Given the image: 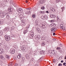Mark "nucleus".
<instances>
[{
  "label": "nucleus",
  "instance_id": "nucleus-1",
  "mask_svg": "<svg viewBox=\"0 0 66 66\" xmlns=\"http://www.w3.org/2000/svg\"><path fill=\"white\" fill-rule=\"evenodd\" d=\"M5 37L6 41H9L11 39L10 37H8L7 36H5Z\"/></svg>",
  "mask_w": 66,
  "mask_h": 66
},
{
  "label": "nucleus",
  "instance_id": "nucleus-2",
  "mask_svg": "<svg viewBox=\"0 0 66 66\" xmlns=\"http://www.w3.org/2000/svg\"><path fill=\"white\" fill-rule=\"evenodd\" d=\"M60 29L61 30L63 29V31H64L66 30V29H65V28L63 27V25L62 24H61L60 25Z\"/></svg>",
  "mask_w": 66,
  "mask_h": 66
},
{
  "label": "nucleus",
  "instance_id": "nucleus-3",
  "mask_svg": "<svg viewBox=\"0 0 66 66\" xmlns=\"http://www.w3.org/2000/svg\"><path fill=\"white\" fill-rule=\"evenodd\" d=\"M51 53L52 54L55 55L56 54V51L53 50L52 51Z\"/></svg>",
  "mask_w": 66,
  "mask_h": 66
},
{
  "label": "nucleus",
  "instance_id": "nucleus-4",
  "mask_svg": "<svg viewBox=\"0 0 66 66\" xmlns=\"http://www.w3.org/2000/svg\"><path fill=\"white\" fill-rule=\"evenodd\" d=\"M51 31L52 33H53L54 32H55V27H54L52 28L51 29Z\"/></svg>",
  "mask_w": 66,
  "mask_h": 66
},
{
  "label": "nucleus",
  "instance_id": "nucleus-5",
  "mask_svg": "<svg viewBox=\"0 0 66 66\" xmlns=\"http://www.w3.org/2000/svg\"><path fill=\"white\" fill-rule=\"evenodd\" d=\"M4 48H6L7 47V43H4L2 44Z\"/></svg>",
  "mask_w": 66,
  "mask_h": 66
},
{
  "label": "nucleus",
  "instance_id": "nucleus-6",
  "mask_svg": "<svg viewBox=\"0 0 66 66\" xmlns=\"http://www.w3.org/2000/svg\"><path fill=\"white\" fill-rule=\"evenodd\" d=\"M9 30H10V28L8 27H6L4 29V31H6V32H7L8 31H9Z\"/></svg>",
  "mask_w": 66,
  "mask_h": 66
},
{
  "label": "nucleus",
  "instance_id": "nucleus-7",
  "mask_svg": "<svg viewBox=\"0 0 66 66\" xmlns=\"http://www.w3.org/2000/svg\"><path fill=\"white\" fill-rule=\"evenodd\" d=\"M47 16H42L41 17V19H47Z\"/></svg>",
  "mask_w": 66,
  "mask_h": 66
},
{
  "label": "nucleus",
  "instance_id": "nucleus-8",
  "mask_svg": "<svg viewBox=\"0 0 66 66\" xmlns=\"http://www.w3.org/2000/svg\"><path fill=\"white\" fill-rule=\"evenodd\" d=\"M26 14H29L30 13H31V10H29V11H28L27 10H26Z\"/></svg>",
  "mask_w": 66,
  "mask_h": 66
},
{
  "label": "nucleus",
  "instance_id": "nucleus-9",
  "mask_svg": "<svg viewBox=\"0 0 66 66\" xmlns=\"http://www.w3.org/2000/svg\"><path fill=\"white\" fill-rule=\"evenodd\" d=\"M18 11L19 13H22V10L21 8H19L18 10Z\"/></svg>",
  "mask_w": 66,
  "mask_h": 66
},
{
  "label": "nucleus",
  "instance_id": "nucleus-10",
  "mask_svg": "<svg viewBox=\"0 0 66 66\" xmlns=\"http://www.w3.org/2000/svg\"><path fill=\"white\" fill-rule=\"evenodd\" d=\"M1 16V17H2V18L4 17V16H5V15H4V14H3V13L2 12H0V16Z\"/></svg>",
  "mask_w": 66,
  "mask_h": 66
},
{
  "label": "nucleus",
  "instance_id": "nucleus-11",
  "mask_svg": "<svg viewBox=\"0 0 66 66\" xmlns=\"http://www.w3.org/2000/svg\"><path fill=\"white\" fill-rule=\"evenodd\" d=\"M50 16L52 18H55V15H54L51 14Z\"/></svg>",
  "mask_w": 66,
  "mask_h": 66
},
{
  "label": "nucleus",
  "instance_id": "nucleus-12",
  "mask_svg": "<svg viewBox=\"0 0 66 66\" xmlns=\"http://www.w3.org/2000/svg\"><path fill=\"white\" fill-rule=\"evenodd\" d=\"M36 31L38 32H39V33L40 32V29L38 28H36Z\"/></svg>",
  "mask_w": 66,
  "mask_h": 66
},
{
  "label": "nucleus",
  "instance_id": "nucleus-13",
  "mask_svg": "<svg viewBox=\"0 0 66 66\" xmlns=\"http://www.w3.org/2000/svg\"><path fill=\"white\" fill-rule=\"evenodd\" d=\"M21 54H19L17 56V58L18 59H19L20 57H21Z\"/></svg>",
  "mask_w": 66,
  "mask_h": 66
},
{
  "label": "nucleus",
  "instance_id": "nucleus-14",
  "mask_svg": "<svg viewBox=\"0 0 66 66\" xmlns=\"http://www.w3.org/2000/svg\"><path fill=\"white\" fill-rule=\"evenodd\" d=\"M5 57L6 59H10V56L9 55H6L5 56Z\"/></svg>",
  "mask_w": 66,
  "mask_h": 66
},
{
  "label": "nucleus",
  "instance_id": "nucleus-15",
  "mask_svg": "<svg viewBox=\"0 0 66 66\" xmlns=\"http://www.w3.org/2000/svg\"><path fill=\"white\" fill-rule=\"evenodd\" d=\"M45 0H41L40 1V2H41V3L42 4L44 3H45Z\"/></svg>",
  "mask_w": 66,
  "mask_h": 66
},
{
  "label": "nucleus",
  "instance_id": "nucleus-16",
  "mask_svg": "<svg viewBox=\"0 0 66 66\" xmlns=\"http://www.w3.org/2000/svg\"><path fill=\"white\" fill-rule=\"evenodd\" d=\"M0 58H1V59H2V60H5V58L3 57V56L1 55L0 56Z\"/></svg>",
  "mask_w": 66,
  "mask_h": 66
},
{
  "label": "nucleus",
  "instance_id": "nucleus-17",
  "mask_svg": "<svg viewBox=\"0 0 66 66\" xmlns=\"http://www.w3.org/2000/svg\"><path fill=\"white\" fill-rule=\"evenodd\" d=\"M15 50L13 49L11 51V53L12 54H14L15 53Z\"/></svg>",
  "mask_w": 66,
  "mask_h": 66
},
{
  "label": "nucleus",
  "instance_id": "nucleus-18",
  "mask_svg": "<svg viewBox=\"0 0 66 66\" xmlns=\"http://www.w3.org/2000/svg\"><path fill=\"white\" fill-rule=\"evenodd\" d=\"M3 52V50L2 49H0V54H2Z\"/></svg>",
  "mask_w": 66,
  "mask_h": 66
},
{
  "label": "nucleus",
  "instance_id": "nucleus-19",
  "mask_svg": "<svg viewBox=\"0 0 66 66\" xmlns=\"http://www.w3.org/2000/svg\"><path fill=\"white\" fill-rule=\"evenodd\" d=\"M44 52H45V51H42L40 52V54H43V53H44Z\"/></svg>",
  "mask_w": 66,
  "mask_h": 66
},
{
  "label": "nucleus",
  "instance_id": "nucleus-20",
  "mask_svg": "<svg viewBox=\"0 0 66 66\" xmlns=\"http://www.w3.org/2000/svg\"><path fill=\"white\" fill-rule=\"evenodd\" d=\"M46 44L44 42H42V43H41V45L42 46H44V45H45Z\"/></svg>",
  "mask_w": 66,
  "mask_h": 66
},
{
  "label": "nucleus",
  "instance_id": "nucleus-21",
  "mask_svg": "<svg viewBox=\"0 0 66 66\" xmlns=\"http://www.w3.org/2000/svg\"><path fill=\"white\" fill-rule=\"evenodd\" d=\"M61 48L60 47H57L56 48V49L57 50H59V51L60 52V49H61Z\"/></svg>",
  "mask_w": 66,
  "mask_h": 66
},
{
  "label": "nucleus",
  "instance_id": "nucleus-22",
  "mask_svg": "<svg viewBox=\"0 0 66 66\" xmlns=\"http://www.w3.org/2000/svg\"><path fill=\"white\" fill-rule=\"evenodd\" d=\"M43 23H41L40 24V27H43V26H44V25L43 24Z\"/></svg>",
  "mask_w": 66,
  "mask_h": 66
},
{
  "label": "nucleus",
  "instance_id": "nucleus-23",
  "mask_svg": "<svg viewBox=\"0 0 66 66\" xmlns=\"http://www.w3.org/2000/svg\"><path fill=\"white\" fill-rule=\"evenodd\" d=\"M40 13L41 14H44L45 13V12H44L40 11Z\"/></svg>",
  "mask_w": 66,
  "mask_h": 66
},
{
  "label": "nucleus",
  "instance_id": "nucleus-24",
  "mask_svg": "<svg viewBox=\"0 0 66 66\" xmlns=\"http://www.w3.org/2000/svg\"><path fill=\"white\" fill-rule=\"evenodd\" d=\"M28 30H24V31L23 32V34H25L26 33H27V32H28Z\"/></svg>",
  "mask_w": 66,
  "mask_h": 66
},
{
  "label": "nucleus",
  "instance_id": "nucleus-25",
  "mask_svg": "<svg viewBox=\"0 0 66 66\" xmlns=\"http://www.w3.org/2000/svg\"><path fill=\"white\" fill-rule=\"evenodd\" d=\"M52 10L53 12H55V11H56V10H55V9H52Z\"/></svg>",
  "mask_w": 66,
  "mask_h": 66
},
{
  "label": "nucleus",
  "instance_id": "nucleus-26",
  "mask_svg": "<svg viewBox=\"0 0 66 66\" xmlns=\"http://www.w3.org/2000/svg\"><path fill=\"white\" fill-rule=\"evenodd\" d=\"M31 36L32 37H33V36H34V33L33 32H31Z\"/></svg>",
  "mask_w": 66,
  "mask_h": 66
},
{
  "label": "nucleus",
  "instance_id": "nucleus-27",
  "mask_svg": "<svg viewBox=\"0 0 66 66\" xmlns=\"http://www.w3.org/2000/svg\"><path fill=\"white\" fill-rule=\"evenodd\" d=\"M12 65H12V62L10 63L8 65L9 66H12Z\"/></svg>",
  "mask_w": 66,
  "mask_h": 66
},
{
  "label": "nucleus",
  "instance_id": "nucleus-28",
  "mask_svg": "<svg viewBox=\"0 0 66 66\" xmlns=\"http://www.w3.org/2000/svg\"><path fill=\"white\" fill-rule=\"evenodd\" d=\"M26 57L27 59H29V55H26Z\"/></svg>",
  "mask_w": 66,
  "mask_h": 66
},
{
  "label": "nucleus",
  "instance_id": "nucleus-29",
  "mask_svg": "<svg viewBox=\"0 0 66 66\" xmlns=\"http://www.w3.org/2000/svg\"><path fill=\"white\" fill-rule=\"evenodd\" d=\"M52 25L53 27H55V26H56V25H55V24L54 23H52Z\"/></svg>",
  "mask_w": 66,
  "mask_h": 66
},
{
  "label": "nucleus",
  "instance_id": "nucleus-30",
  "mask_svg": "<svg viewBox=\"0 0 66 66\" xmlns=\"http://www.w3.org/2000/svg\"><path fill=\"white\" fill-rule=\"evenodd\" d=\"M32 30V28L31 27H30L29 29V31H31Z\"/></svg>",
  "mask_w": 66,
  "mask_h": 66
},
{
  "label": "nucleus",
  "instance_id": "nucleus-31",
  "mask_svg": "<svg viewBox=\"0 0 66 66\" xmlns=\"http://www.w3.org/2000/svg\"><path fill=\"white\" fill-rule=\"evenodd\" d=\"M54 21V20H52L50 21V22H53Z\"/></svg>",
  "mask_w": 66,
  "mask_h": 66
},
{
  "label": "nucleus",
  "instance_id": "nucleus-32",
  "mask_svg": "<svg viewBox=\"0 0 66 66\" xmlns=\"http://www.w3.org/2000/svg\"><path fill=\"white\" fill-rule=\"evenodd\" d=\"M21 22H23V23H25L26 22V21H25V20H21Z\"/></svg>",
  "mask_w": 66,
  "mask_h": 66
},
{
  "label": "nucleus",
  "instance_id": "nucleus-33",
  "mask_svg": "<svg viewBox=\"0 0 66 66\" xmlns=\"http://www.w3.org/2000/svg\"><path fill=\"white\" fill-rule=\"evenodd\" d=\"M3 23V21L0 20V24H2Z\"/></svg>",
  "mask_w": 66,
  "mask_h": 66
},
{
  "label": "nucleus",
  "instance_id": "nucleus-34",
  "mask_svg": "<svg viewBox=\"0 0 66 66\" xmlns=\"http://www.w3.org/2000/svg\"><path fill=\"white\" fill-rule=\"evenodd\" d=\"M23 50H22V51H24V50L26 49V48L25 47H23Z\"/></svg>",
  "mask_w": 66,
  "mask_h": 66
},
{
  "label": "nucleus",
  "instance_id": "nucleus-35",
  "mask_svg": "<svg viewBox=\"0 0 66 66\" xmlns=\"http://www.w3.org/2000/svg\"><path fill=\"white\" fill-rule=\"evenodd\" d=\"M60 0H56V3H58L60 2Z\"/></svg>",
  "mask_w": 66,
  "mask_h": 66
},
{
  "label": "nucleus",
  "instance_id": "nucleus-36",
  "mask_svg": "<svg viewBox=\"0 0 66 66\" xmlns=\"http://www.w3.org/2000/svg\"><path fill=\"white\" fill-rule=\"evenodd\" d=\"M36 23L37 25H38V22H37V21L36 20Z\"/></svg>",
  "mask_w": 66,
  "mask_h": 66
},
{
  "label": "nucleus",
  "instance_id": "nucleus-37",
  "mask_svg": "<svg viewBox=\"0 0 66 66\" xmlns=\"http://www.w3.org/2000/svg\"><path fill=\"white\" fill-rule=\"evenodd\" d=\"M50 27H51V28H53V27L52 24L50 25Z\"/></svg>",
  "mask_w": 66,
  "mask_h": 66
},
{
  "label": "nucleus",
  "instance_id": "nucleus-38",
  "mask_svg": "<svg viewBox=\"0 0 66 66\" xmlns=\"http://www.w3.org/2000/svg\"><path fill=\"white\" fill-rule=\"evenodd\" d=\"M2 31H0V36L2 35Z\"/></svg>",
  "mask_w": 66,
  "mask_h": 66
},
{
  "label": "nucleus",
  "instance_id": "nucleus-39",
  "mask_svg": "<svg viewBox=\"0 0 66 66\" xmlns=\"http://www.w3.org/2000/svg\"><path fill=\"white\" fill-rule=\"evenodd\" d=\"M9 12H12V10H11V9H10V8L9 9Z\"/></svg>",
  "mask_w": 66,
  "mask_h": 66
},
{
  "label": "nucleus",
  "instance_id": "nucleus-40",
  "mask_svg": "<svg viewBox=\"0 0 66 66\" xmlns=\"http://www.w3.org/2000/svg\"><path fill=\"white\" fill-rule=\"evenodd\" d=\"M32 17L33 18H35V15H32Z\"/></svg>",
  "mask_w": 66,
  "mask_h": 66
},
{
  "label": "nucleus",
  "instance_id": "nucleus-41",
  "mask_svg": "<svg viewBox=\"0 0 66 66\" xmlns=\"http://www.w3.org/2000/svg\"><path fill=\"white\" fill-rule=\"evenodd\" d=\"M57 20H58V21L59 22H60V21H59V18H58V17H57Z\"/></svg>",
  "mask_w": 66,
  "mask_h": 66
},
{
  "label": "nucleus",
  "instance_id": "nucleus-42",
  "mask_svg": "<svg viewBox=\"0 0 66 66\" xmlns=\"http://www.w3.org/2000/svg\"><path fill=\"white\" fill-rule=\"evenodd\" d=\"M42 10H44L45 9V7H42Z\"/></svg>",
  "mask_w": 66,
  "mask_h": 66
},
{
  "label": "nucleus",
  "instance_id": "nucleus-43",
  "mask_svg": "<svg viewBox=\"0 0 66 66\" xmlns=\"http://www.w3.org/2000/svg\"><path fill=\"white\" fill-rule=\"evenodd\" d=\"M24 58L23 57L22 59V61H24Z\"/></svg>",
  "mask_w": 66,
  "mask_h": 66
},
{
  "label": "nucleus",
  "instance_id": "nucleus-44",
  "mask_svg": "<svg viewBox=\"0 0 66 66\" xmlns=\"http://www.w3.org/2000/svg\"><path fill=\"white\" fill-rule=\"evenodd\" d=\"M6 16H7L6 18H9V16L8 15H6Z\"/></svg>",
  "mask_w": 66,
  "mask_h": 66
},
{
  "label": "nucleus",
  "instance_id": "nucleus-45",
  "mask_svg": "<svg viewBox=\"0 0 66 66\" xmlns=\"http://www.w3.org/2000/svg\"><path fill=\"white\" fill-rule=\"evenodd\" d=\"M41 2H40H40H39L38 3V5H39V4H40Z\"/></svg>",
  "mask_w": 66,
  "mask_h": 66
},
{
  "label": "nucleus",
  "instance_id": "nucleus-46",
  "mask_svg": "<svg viewBox=\"0 0 66 66\" xmlns=\"http://www.w3.org/2000/svg\"><path fill=\"white\" fill-rule=\"evenodd\" d=\"M22 24H23V25H24L25 24V23H23V22H22Z\"/></svg>",
  "mask_w": 66,
  "mask_h": 66
},
{
  "label": "nucleus",
  "instance_id": "nucleus-47",
  "mask_svg": "<svg viewBox=\"0 0 66 66\" xmlns=\"http://www.w3.org/2000/svg\"><path fill=\"white\" fill-rule=\"evenodd\" d=\"M15 66H18V64L16 63L15 65Z\"/></svg>",
  "mask_w": 66,
  "mask_h": 66
},
{
  "label": "nucleus",
  "instance_id": "nucleus-48",
  "mask_svg": "<svg viewBox=\"0 0 66 66\" xmlns=\"http://www.w3.org/2000/svg\"><path fill=\"white\" fill-rule=\"evenodd\" d=\"M59 66H62V64H61V63H60L59 64Z\"/></svg>",
  "mask_w": 66,
  "mask_h": 66
},
{
  "label": "nucleus",
  "instance_id": "nucleus-49",
  "mask_svg": "<svg viewBox=\"0 0 66 66\" xmlns=\"http://www.w3.org/2000/svg\"><path fill=\"white\" fill-rule=\"evenodd\" d=\"M53 62L54 63H55V60H54H54H53Z\"/></svg>",
  "mask_w": 66,
  "mask_h": 66
},
{
  "label": "nucleus",
  "instance_id": "nucleus-50",
  "mask_svg": "<svg viewBox=\"0 0 66 66\" xmlns=\"http://www.w3.org/2000/svg\"><path fill=\"white\" fill-rule=\"evenodd\" d=\"M4 2H5V3H7V1H4Z\"/></svg>",
  "mask_w": 66,
  "mask_h": 66
},
{
  "label": "nucleus",
  "instance_id": "nucleus-51",
  "mask_svg": "<svg viewBox=\"0 0 66 66\" xmlns=\"http://www.w3.org/2000/svg\"><path fill=\"white\" fill-rule=\"evenodd\" d=\"M59 46H60V47H62V45L61 44H60L59 45Z\"/></svg>",
  "mask_w": 66,
  "mask_h": 66
},
{
  "label": "nucleus",
  "instance_id": "nucleus-52",
  "mask_svg": "<svg viewBox=\"0 0 66 66\" xmlns=\"http://www.w3.org/2000/svg\"><path fill=\"white\" fill-rule=\"evenodd\" d=\"M63 65H66V63H65V62H64V63H63Z\"/></svg>",
  "mask_w": 66,
  "mask_h": 66
},
{
  "label": "nucleus",
  "instance_id": "nucleus-53",
  "mask_svg": "<svg viewBox=\"0 0 66 66\" xmlns=\"http://www.w3.org/2000/svg\"><path fill=\"white\" fill-rule=\"evenodd\" d=\"M53 35L54 36L55 35V33H53Z\"/></svg>",
  "mask_w": 66,
  "mask_h": 66
},
{
  "label": "nucleus",
  "instance_id": "nucleus-54",
  "mask_svg": "<svg viewBox=\"0 0 66 66\" xmlns=\"http://www.w3.org/2000/svg\"><path fill=\"white\" fill-rule=\"evenodd\" d=\"M46 12L47 13H48V14L49 13V12H48V11H46Z\"/></svg>",
  "mask_w": 66,
  "mask_h": 66
},
{
  "label": "nucleus",
  "instance_id": "nucleus-55",
  "mask_svg": "<svg viewBox=\"0 0 66 66\" xmlns=\"http://www.w3.org/2000/svg\"><path fill=\"white\" fill-rule=\"evenodd\" d=\"M14 60H17V59H16V57H14Z\"/></svg>",
  "mask_w": 66,
  "mask_h": 66
},
{
  "label": "nucleus",
  "instance_id": "nucleus-56",
  "mask_svg": "<svg viewBox=\"0 0 66 66\" xmlns=\"http://www.w3.org/2000/svg\"><path fill=\"white\" fill-rule=\"evenodd\" d=\"M29 10H30V9H29V8H28V10H26L27 11H29Z\"/></svg>",
  "mask_w": 66,
  "mask_h": 66
},
{
  "label": "nucleus",
  "instance_id": "nucleus-57",
  "mask_svg": "<svg viewBox=\"0 0 66 66\" xmlns=\"http://www.w3.org/2000/svg\"><path fill=\"white\" fill-rule=\"evenodd\" d=\"M63 60H62L61 61V63H63Z\"/></svg>",
  "mask_w": 66,
  "mask_h": 66
},
{
  "label": "nucleus",
  "instance_id": "nucleus-58",
  "mask_svg": "<svg viewBox=\"0 0 66 66\" xmlns=\"http://www.w3.org/2000/svg\"><path fill=\"white\" fill-rule=\"evenodd\" d=\"M21 50H23V47H22L21 48Z\"/></svg>",
  "mask_w": 66,
  "mask_h": 66
},
{
  "label": "nucleus",
  "instance_id": "nucleus-59",
  "mask_svg": "<svg viewBox=\"0 0 66 66\" xmlns=\"http://www.w3.org/2000/svg\"><path fill=\"white\" fill-rule=\"evenodd\" d=\"M46 40H48L49 39V38H46Z\"/></svg>",
  "mask_w": 66,
  "mask_h": 66
},
{
  "label": "nucleus",
  "instance_id": "nucleus-60",
  "mask_svg": "<svg viewBox=\"0 0 66 66\" xmlns=\"http://www.w3.org/2000/svg\"><path fill=\"white\" fill-rule=\"evenodd\" d=\"M64 9H65V8L64 7L62 8V9H63V10H64Z\"/></svg>",
  "mask_w": 66,
  "mask_h": 66
},
{
  "label": "nucleus",
  "instance_id": "nucleus-61",
  "mask_svg": "<svg viewBox=\"0 0 66 66\" xmlns=\"http://www.w3.org/2000/svg\"><path fill=\"white\" fill-rule=\"evenodd\" d=\"M25 2L26 3H28V1H26Z\"/></svg>",
  "mask_w": 66,
  "mask_h": 66
},
{
  "label": "nucleus",
  "instance_id": "nucleus-62",
  "mask_svg": "<svg viewBox=\"0 0 66 66\" xmlns=\"http://www.w3.org/2000/svg\"><path fill=\"white\" fill-rule=\"evenodd\" d=\"M64 59H66V56H65V57Z\"/></svg>",
  "mask_w": 66,
  "mask_h": 66
},
{
  "label": "nucleus",
  "instance_id": "nucleus-63",
  "mask_svg": "<svg viewBox=\"0 0 66 66\" xmlns=\"http://www.w3.org/2000/svg\"><path fill=\"white\" fill-rule=\"evenodd\" d=\"M8 15V14H6V15Z\"/></svg>",
  "mask_w": 66,
  "mask_h": 66
},
{
  "label": "nucleus",
  "instance_id": "nucleus-64",
  "mask_svg": "<svg viewBox=\"0 0 66 66\" xmlns=\"http://www.w3.org/2000/svg\"><path fill=\"white\" fill-rule=\"evenodd\" d=\"M1 43H0V46H1Z\"/></svg>",
  "mask_w": 66,
  "mask_h": 66
}]
</instances>
